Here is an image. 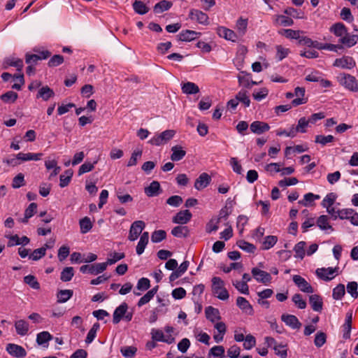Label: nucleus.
I'll use <instances>...</instances> for the list:
<instances>
[{"mask_svg":"<svg viewBox=\"0 0 358 358\" xmlns=\"http://www.w3.org/2000/svg\"><path fill=\"white\" fill-rule=\"evenodd\" d=\"M211 282L213 294L220 300H228L229 298V294L227 289L225 288L224 281L220 277H213L211 280Z\"/></svg>","mask_w":358,"mask_h":358,"instance_id":"nucleus-1","label":"nucleus"},{"mask_svg":"<svg viewBox=\"0 0 358 358\" xmlns=\"http://www.w3.org/2000/svg\"><path fill=\"white\" fill-rule=\"evenodd\" d=\"M338 266L328 268H318L315 271L317 277L324 281H330L333 280L338 274Z\"/></svg>","mask_w":358,"mask_h":358,"instance_id":"nucleus-2","label":"nucleus"},{"mask_svg":"<svg viewBox=\"0 0 358 358\" xmlns=\"http://www.w3.org/2000/svg\"><path fill=\"white\" fill-rule=\"evenodd\" d=\"M175 134L176 131L173 129L165 130L159 134L155 135L148 143L152 145L159 146L173 138Z\"/></svg>","mask_w":358,"mask_h":358,"instance_id":"nucleus-3","label":"nucleus"},{"mask_svg":"<svg viewBox=\"0 0 358 358\" xmlns=\"http://www.w3.org/2000/svg\"><path fill=\"white\" fill-rule=\"evenodd\" d=\"M340 84L352 92L358 91V84L355 77L347 73H341L338 76Z\"/></svg>","mask_w":358,"mask_h":358,"instance_id":"nucleus-4","label":"nucleus"},{"mask_svg":"<svg viewBox=\"0 0 358 358\" xmlns=\"http://www.w3.org/2000/svg\"><path fill=\"white\" fill-rule=\"evenodd\" d=\"M145 227V223L142 220L134 221L129 229L128 239L130 241H136Z\"/></svg>","mask_w":358,"mask_h":358,"instance_id":"nucleus-5","label":"nucleus"},{"mask_svg":"<svg viewBox=\"0 0 358 358\" xmlns=\"http://www.w3.org/2000/svg\"><path fill=\"white\" fill-rule=\"evenodd\" d=\"M106 269V264L96 263L91 265H83L80 268V271L83 273H90L92 275H98Z\"/></svg>","mask_w":358,"mask_h":358,"instance_id":"nucleus-6","label":"nucleus"},{"mask_svg":"<svg viewBox=\"0 0 358 358\" xmlns=\"http://www.w3.org/2000/svg\"><path fill=\"white\" fill-rule=\"evenodd\" d=\"M292 280L298 288L303 292L311 294L314 292L313 287L307 280L299 275H294Z\"/></svg>","mask_w":358,"mask_h":358,"instance_id":"nucleus-7","label":"nucleus"},{"mask_svg":"<svg viewBox=\"0 0 358 358\" xmlns=\"http://www.w3.org/2000/svg\"><path fill=\"white\" fill-rule=\"evenodd\" d=\"M216 33L220 37L223 38L227 41L236 42L238 40L237 34L234 30L223 26L217 27L216 29Z\"/></svg>","mask_w":358,"mask_h":358,"instance_id":"nucleus-8","label":"nucleus"},{"mask_svg":"<svg viewBox=\"0 0 358 358\" xmlns=\"http://www.w3.org/2000/svg\"><path fill=\"white\" fill-rule=\"evenodd\" d=\"M334 66L344 69H352L356 65L355 59L350 56H343L337 58L333 64Z\"/></svg>","mask_w":358,"mask_h":358,"instance_id":"nucleus-9","label":"nucleus"},{"mask_svg":"<svg viewBox=\"0 0 358 358\" xmlns=\"http://www.w3.org/2000/svg\"><path fill=\"white\" fill-rule=\"evenodd\" d=\"M189 17L192 20H196L202 25L209 24V17L208 15L201 10L197 9H191L189 13Z\"/></svg>","mask_w":358,"mask_h":358,"instance_id":"nucleus-10","label":"nucleus"},{"mask_svg":"<svg viewBox=\"0 0 358 358\" xmlns=\"http://www.w3.org/2000/svg\"><path fill=\"white\" fill-rule=\"evenodd\" d=\"M253 278L258 282L263 284L269 283L271 281V275L269 273L258 268H253L251 271Z\"/></svg>","mask_w":358,"mask_h":358,"instance_id":"nucleus-11","label":"nucleus"},{"mask_svg":"<svg viewBox=\"0 0 358 358\" xmlns=\"http://www.w3.org/2000/svg\"><path fill=\"white\" fill-rule=\"evenodd\" d=\"M6 350L10 355L16 358H24L27 356L25 349L17 344L8 343Z\"/></svg>","mask_w":358,"mask_h":358,"instance_id":"nucleus-12","label":"nucleus"},{"mask_svg":"<svg viewBox=\"0 0 358 358\" xmlns=\"http://www.w3.org/2000/svg\"><path fill=\"white\" fill-rule=\"evenodd\" d=\"M248 19L240 17L236 22L235 29L237 36L243 37L247 32Z\"/></svg>","mask_w":358,"mask_h":358,"instance_id":"nucleus-13","label":"nucleus"},{"mask_svg":"<svg viewBox=\"0 0 358 358\" xmlns=\"http://www.w3.org/2000/svg\"><path fill=\"white\" fill-rule=\"evenodd\" d=\"M3 69H7L8 66H14L18 71H20L23 68V61L21 59L15 57H6L2 64Z\"/></svg>","mask_w":358,"mask_h":358,"instance_id":"nucleus-14","label":"nucleus"},{"mask_svg":"<svg viewBox=\"0 0 358 358\" xmlns=\"http://www.w3.org/2000/svg\"><path fill=\"white\" fill-rule=\"evenodd\" d=\"M251 131L254 134L260 135L270 129L268 124L261 121H254L250 126Z\"/></svg>","mask_w":358,"mask_h":358,"instance_id":"nucleus-15","label":"nucleus"},{"mask_svg":"<svg viewBox=\"0 0 358 358\" xmlns=\"http://www.w3.org/2000/svg\"><path fill=\"white\" fill-rule=\"evenodd\" d=\"M281 320L286 325L290 327L293 329H299L301 326V323L294 315L283 314L281 316Z\"/></svg>","mask_w":358,"mask_h":358,"instance_id":"nucleus-16","label":"nucleus"},{"mask_svg":"<svg viewBox=\"0 0 358 358\" xmlns=\"http://www.w3.org/2000/svg\"><path fill=\"white\" fill-rule=\"evenodd\" d=\"M211 182L210 176L206 173H202L196 178L194 182V188L197 190H201L206 188Z\"/></svg>","mask_w":358,"mask_h":358,"instance_id":"nucleus-17","label":"nucleus"},{"mask_svg":"<svg viewBox=\"0 0 358 358\" xmlns=\"http://www.w3.org/2000/svg\"><path fill=\"white\" fill-rule=\"evenodd\" d=\"M201 35V32L192 30H183L178 35V39L181 41L190 42L199 38Z\"/></svg>","mask_w":358,"mask_h":358,"instance_id":"nucleus-18","label":"nucleus"},{"mask_svg":"<svg viewBox=\"0 0 358 358\" xmlns=\"http://www.w3.org/2000/svg\"><path fill=\"white\" fill-rule=\"evenodd\" d=\"M53 338V336L47 331H41L36 335V343L44 348H48V343Z\"/></svg>","mask_w":358,"mask_h":358,"instance_id":"nucleus-19","label":"nucleus"},{"mask_svg":"<svg viewBox=\"0 0 358 358\" xmlns=\"http://www.w3.org/2000/svg\"><path fill=\"white\" fill-rule=\"evenodd\" d=\"M15 329L17 335L24 336L29 331V322L24 320H18L15 322Z\"/></svg>","mask_w":358,"mask_h":358,"instance_id":"nucleus-20","label":"nucleus"},{"mask_svg":"<svg viewBox=\"0 0 358 358\" xmlns=\"http://www.w3.org/2000/svg\"><path fill=\"white\" fill-rule=\"evenodd\" d=\"M237 306L245 313L252 315L254 313L252 306L250 302L243 296H238L236 299Z\"/></svg>","mask_w":358,"mask_h":358,"instance_id":"nucleus-21","label":"nucleus"},{"mask_svg":"<svg viewBox=\"0 0 358 358\" xmlns=\"http://www.w3.org/2000/svg\"><path fill=\"white\" fill-rule=\"evenodd\" d=\"M305 88L301 87H296L294 89V94L297 96V98L294 99L292 101V104L293 106H297L301 104H304L307 102L308 99L304 98L305 95Z\"/></svg>","mask_w":358,"mask_h":358,"instance_id":"nucleus-22","label":"nucleus"},{"mask_svg":"<svg viewBox=\"0 0 358 358\" xmlns=\"http://www.w3.org/2000/svg\"><path fill=\"white\" fill-rule=\"evenodd\" d=\"M128 309V306L126 303H121L117 307L113 313V322L114 324H118L123 318Z\"/></svg>","mask_w":358,"mask_h":358,"instance_id":"nucleus-23","label":"nucleus"},{"mask_svg":"<svg viewBox=\"0 0 358 358\" xmlns=\"http://www.w3.org/2000/svg\"><path fill=\"white\" fill-rule=\"evenodd\" d=\"M205 315L206 319L212 323H215L221 319L219 310L210 306L206 308Z\"/></svg>","mask_w":358,"mask_h":358,"instance_id":"nucleus-24","label":"nucleus"},{"mask_svg":"<svg viewBox=\"0 0 358 358\" xmlns=\"http://www.w3.org/2000/svg\"><path fill=\"white\" fill-rule=\"evenodd\" d=\"M192 217V213L188 210L178 212L173 217V222L177 224H184L187 223Z\"/></svg>","mask_w":358,"mask_h":358,"instance_id":"nucleus-25","label":"nucleus"},{"mask_svg":"<svg viewBox=\"0 0 358 358\" xmlns=\"http://www.w3.org/2000/svg\"><path fill=\"white\" fill-rule=\"evenodd\" d=\"M149 241V233L144 231L140 236L139 241L136 248V252L138 255H141L144 252V250Z\"/></svg>","mask_w":358,"mask_h":358,"instance_id":"nucleus-26","label":"nucleus"},{"mask_svg":"<svg viewBox=\"0 0 358 358\" xmlns=\"http://www.w3.org/2000/svg\"><path fill=\"white\" fill-rule=\"evenodd\" d=\"M161 192L160 184L157 181H152L148 187L145 188V194L149 197L159 195Z\"/></svg>","mask_w":358,"mask_h":358,"instance_id":"nucleus-27","label":"nucleus"},{"mask_svg":"<svg viewBox=\"0 0 358 358\" xmlns=\"http://www.w3.org/2000/svg\"><path fill=\"white\" fill-rule=\"evenodd\" d=\"M358 41V35L357 34H349L348 31L346 35L343 36L340 39L339 42L348 48L354 46Z\"/></svg>","mask_w":358,"mask_h":358,"instance_id":"nucleus-28","label":"nucleus"},{"mask_svg":"<svg viewBox=\"0 0 358 358\" xmlns=\"http://www.w3.org/2000/svg\"><path fill=\"white\" fill-rule=\"evenodd\" d=\"M181 90L185 94H195L199 92L198 85L192 82L182 83Z\"/></svg>","mask_w":358,"mask_h":358,"instance_id":"nucleus-29","label":"nucleus"},{"mask_svg":"<svg viewBox=\"0 0 358 358\" xmlns=\"http://www.w3.org/2000/svg\"><path fill=\"white\" fill-rule=\"evenodd\" d=\"M309 302L311 308L316 312H320L322 309V299L317 294H312L309 296Z\"/></svg>","mask_w":358,"mask_h":358,"instance_id":"nucleus-30","label":"nucleus"},{"mask_svg":"<svg viewBox=\"0 0 358 358\" xmlns=\"http://www.w3.org/2000/svg\"><path fill=\"white\" fill-rule=\"evenodd\" d=\"M317 226L322 231H334L332 226L329 222L327 215H320L317 220Z\"/></svg>","mask_w":358,"mask_h":358,"instance_id":"nucleus-31","label":"nucleus"},{"mask_svg":"<svg viewBox=\"0 0 358 358\" xmlns=\"http://www.w3.org/2000/svg\"><path fill=\"white\" fill-rule=\"evenodd\" d=\"M37 210V204L36 203H31L24 211V217L19 219L18 221L22 223H27L29 218H31Z\"/></svg>","mask_w":358,"mask_h":358,"instance_id":"nucleus-32","label":"nucleus"},{"mask_svg":"<svg viewBox=\"0 0 358 358\" xmlns=\"http://www.w3.org/2000/svg\"><path fill=\"white\" fill-rule=\"evenodd\" d=\"M306 245V243L305 241H299L294 245L293 250L295 252V258L300 259H303L304 258L306 255V252L305 250Z\"/></svg>","mask_w":358,"mask_h":358,"instance_id":"nucleus-33","label":"nucleus"},{"mask_svg":"<svg viewBox=\"0 0 358 358\" xmlns=\"http://www.w3.org/2000/svg\"><path fill=\"white\" fill-rule=\"evenodd\" d=\"M43 156L42 153H32V152H19L18 159H20V162L27 161H38Z\"/></svg>","mask_w":358,"mask_h":358,"instance_id":"nucleus-34","label":"nucleus"},{"mask_svg":"<svg viewBox=\"0 0 358 358\" xmlns=\"http://www.w3.org/2000/svg\"><path fill=\"white\" fill-rule=\"evenodd\" d=\"M238 79L239 84L245 88L250 89L253 85H257L256 81H253L251 79V75L250 73H245L243 76H239Z\"/></svg>","mask_w":358,"mask_h":358,"instance_id":"nucleus-35","label":"nucleus"},{"mask_svg":"<svg viewBox=\"0 0 358 358\" xmlns=\"http://www.w3.org/2000/svg\"><path fill=\"white\" fill-rule=\"evenodd\" d=\"M73 294L71 289H61L57 294V303H63L69 300Z\"/></svg>","mask_w":358,"mask_h":358,"instance_id":"nucleus-36","label":"nucleus"},{"mask_svg":"<svg viewBox=\"0 0 358 358\" xmlns=\"http://www.w3.org/2000/svg\"><path fill=\"white\" fill-rule=\"evenodd\" d=\"M172 5L173 3L171 1L162 0L155 5L153 10L155 13H162L169 10Z\"/></svg>","mask_w":358,"mask_h":358,"instance_id":"nucleus-37","label":"nucleus"},{"mask_svg":"<svg viewBox=\"0 0 358 358\" xmlns=\"http://www.w3.org/2000/svg\"><path fill=\"white\" fill-rule=\"evenodd\" d=\"M172 154L171 159L172 161L178 162L181 160L186 155V152L182 150L181 146L176 145L171 148Z\"/></svg>","mask_w":358,"mask_h":358,"instance_id":"nucleus-38","label":"nucleus"},{"mask_svg":"<svg viewBox=\"0 0 358 358\" xmlns=\"http://www.w3.org/2000/svg\"><path fill=\"white\" fill-rule=\"evenodd\" d=\"M330 31L335 36L340 37V38L343 36L346 35V32L348 31L345 26L341 22H338V23L334 24L330 28Z\"/></svg>","mask_w":358,"mask_h":358,"instance_id":"nucleus-39","label":"nucleus"},{"mask_svg":"<svg viewBox=\"0 0 358 358\" xmlns=\"http://www.w3.org/2000/svg\"><path fill=\"white\" fill-rule=\"evenodd\" d=\"M193 332L195 338L199 342H201L207 345H210L209 341L210 339V337L207 333L203 332L202 331H200L199 329H195Z\"/></svg>","mask_w":358,"mask_h":358,"instance_id":"nucleus-40","label":"nucleus"},{"mask_svg":"<svg viewBox=\"0 0 358 358\" xmlns=\"http://www.w3.org/2000/svg\"><path fill=\"white\" fill-rule=\"evenodd\" d=\"M320 199V195L309 192L303 196V199L300 200L299 203L303 205V206H312V203L314 202V201L318 200Z\"/></svg>","mask_w":358,"mask_h":358,"instance_id":"nucleus-41","label":"nucleus"},{"mask_svg":"<svg viewBox=\"0 0 358 358\" xmlns=\"http://www.w3.org/2000/svg\"><path fill=\"white\" fill-rule=\"evenodd\" d=\"M55 93L52 90H51L48 86L42 87L37 94V98H41L44 101H48L50 98L54 96Z\"/></svg>","mask_w":358,"mask_h":358,"instance_id":"nucleus-42","label":"nucleus"},{"mask_svg":"<svg viewBox=\"0 0 358 358\" xmlns=\"http://www.w3.org/2000/svg\"><path fill=\"white\" fill-rule=\"evenodd\" d=\"M278 241V237L276 236H267L264 238L262 243V249L267 250L273 248Z\"/></svg>","mask_w":358,"mask_h":358,"instance_id":"nucleus-43","label":"nucleus"},{"mask_svg":"<svg viewBox=\"0 0 358 358\" xmlns=\"http://www.w3.org/2000/svg\"><path fill=\"white\" fill-rule=\"evenodd\" d=\"M79 225L80 228V233L83 234L89 232L93 226L90 218L88 217H85L80 220Z\"/></svg>","mask_w":358,"mask_h":358,"instance_id":"nucleus-44","label":"nucleus"},{"mask_svg":"<svg viewBox=\"0 0 358 358\" xmlns=\"http://www.w3.org/2000/svg\"><path fill=\"white\" fill-rule=\"evenodd\" d=\"M238 102L244 104L245 107H249L250 104V100L249 97V93L247 90L242 89L236 95Z\"/></svg>","mask_w":358,"mask_h":358,"instance_id":"nucleus-45","label":"nucleus"},{"mask_svg":"<svg viewBox=\"0 0 358 358\" xmlns=\"http://www.w3.org/2000/svg\"><path fill=\"white\" fill-rule=\"evenodd\" d=\"M276 55L275 58L278 61H282L285 57L288 56L290 52L289 48H285L280 45H278L275 46Z\"/></svg>","mask_w":358,"mask_h":358,"instance_id":"nucleus-46","label":"nucleus"},{"mask_svg":"<svg viewBox=\"0 0 358 358\" xmlns=\"http://www.w3.org/2000/svg\"><path fill=\"white\" fill-rule=\"evenodd\" d=\"M133 8L136 13L140 15H144L149 10L148 7L141 1L136 0L133 3Z\"/></svg>","mask_w":358,"mask_h":358,"instance_id":"nucleus-47","label":"nucleus"},{"mask_svg":"<svg viewBox=\"0 0 358 358\" xmlns=\"http://www.w3.org/2000/svg\"><path fill=\"white\" fill-rule=\"evenodd\" d=\"M284 13L286 15L292 16L296 19H304L305 18V15H304L303 11H302L301 10H297L292 7L287 8L284 10Z\"/></svg>","mask_w":358,"mask_h":358,"instance_id":"nucleus-48","label":"nucleus"},{"mask_svg":"<svg viewBox=\"0 0 358 358\" xmlns=\"http://www.w3.org/2000/svg\"><path fill=\"white\" fill-rule=\"evenodd\" d=\"M275 354L280 358H286L287 357V345L285 343H280L273 348Z\"/></svg>","mask_w":358,"mask_h":358,"instance_id":"nucleus-49","label":"nucleus"},{"mask_svg":"<svg viewBox=\"0 0 358 358\" xmlns=\"http://www.w3.org/2000/svg\"><path fill=\"white\" fill-rule=\"evenodd\" d=\"M64 173V175H61L59 177V186L62 188L69 185L73 176V171L69 169Z\"/></svg>","mask_w":358,"mask_h":358,"instance_id":"nucleus-50","label":"nucleus"},{"mask_svg":"<svg viewBox=\"0 0 358 358\" xmlns=\"http://www.w3.org/2000/svg\"><path fill=\"white\" fill-rule=\"evenodd\" d=\"M125 255L123 252H113L110 253L109 255V257L108 258L107 261L106 262H103L106 264V267L108 265H112L116 263L117 262L122 259L124 258Z\"/></svg>","mask_w":358,"mask_h":358,"instance_id":"nucleus-51","label":"nucleus"},{"mask_svg":"<svg viewBox=\"0 0 358 358\" xmlns=\"http://www.w3.org/2000/svg\"><path fill=\"white\" fill-rule=\"evenodd\" d=\"M237 245L241 250L249 253H254L256 250V247L255 245L250 243L244 240H240L237 241Z\"/></svg>","mask_w":358,"mask_h":358,"instance_id":"nucleus-52","label":"nucleus"},{"mask_svg":"<svg viewBox=\"0 0 358 358\" xmlns=\"http://www.w3.org/2000/svg\"><path fill=\"white\" fill-rule=\"evenodd\" d=\"M99 328L100 325L98 322H96L93 324L92 327L90 329L85 339V343L87 344L91 343L94 340V338L96 336V333Z\"/></svg>","mask_w":358,"mask_h":358,"instance_id":"nucleus-53","label":"nucleus"},{"mask_svg":"<svg viewBox=\"0 0 358 358\" xmlns=\"http://www.w3.org/2000/svg\"><path fill=\"white\" fill-rule=\"evenodd\" d=\"M232 284L240 293L246 295L249 294V287L245 282L233 280Z\"/></svg>","mask_w":358,"mask_h":358,"instance_id":"nucleus-54","label":"nucleus"},{"mask_svg":"<svg viewBox=\"0 0 358 358\" xmlns=\"http://www.w3.org/2000/svg\"><path fill=\"white\" fill-rule=\"evenodd\" d=\"M281 34L284 35L286 38H292V39H297L299 40L301 37V34L302 31L299 30H293L290 29H283L280 32Z\"/></svg>","mask_w":358,"mask_h":358,"instance_id":"nucleus-55","label":"nucleus"},{"mask_svg":"<svg viewBox=\"0 0 358 358\" xmlns=\"http://www.w3.org/2000/svg\"><path fill=\"white\" fill-rule=\"evenodd\" d=\"M345 294V289L344 285L339 284L333 289L332 296L335 300H341Z\"/></svg>","mask_w":358,"mask_h":358,"instance_id":"nucleus-56","label":"nucleus"},{"mask_svg":"<svg viewBox=\"0 0 358 358\" xmlns=\"http://www.w3.org/2000/svg\"><path fill=\"white\" fill-rule=\"evenodd\" d=\"M74 275L73 267H66L61 272L60 279L63 282L70 281Z\"/></svg>","mask_w":358,"mask_h":358,"instance_id":"nucleus-57","label":"nucleus"},{"mask_svg":"<svg viewBox=\"0 0 358 358\" xmlns=\"http://www.w3.org/2000/svg\"><path fill=\"white\" fill-rule=\"evenodd\" d=\"M336 199V194L331 192L327 194L325 197L323 199L321 205L323 208H328L331 207L334 205L335 201Z\"/></svg>","mask_w":358,"mask_h":358,"instance_id":"nucleus-58","label":"nucleus"},{"mask_svg":"<svg viewBox=\"0 0 358 358\" xmlns=\"http://www.w3.org/2000/svg\"><path fill=\"white\" fill-rule=\"evenodd\" d=\"M224 354V348L222 345L213 346L208 352L209 356H213L218 358H223Z\"/></svg>","mask_w":358,"mask_h":358,"instance_id":"nucleus-59","label":"nucleus"},{"mask_svg":"<svg viewBox=\"0 0 358 358\" xmlns=\"http://www.w3.org/2000/svg\"><path fill=\"white\" fill-rule=\"evenodd\" d=\"M327 341V335L322 331H318L314 339V344L317 348H321Z\"/></svg>","mask_w":358,"mask_h":358,"instance_id":"nucleus-60","label":"nucleus"},{"mask_svg":"<svg viewBox=\"0 0 358 358\" xmlns=\"http://www.w3.org/2000/svg\"><path fill=\"white\" fill-rule=\"evenodd\" d=\"M122 355L126 358H132L137 352V348L134 346H125L120 349Z\"/></svg>","mask_w":358,"mask_h":358,"instance_id":"nucleus-61","label":"nucleus"},{"mask_svg":"<svg viewBox=\"0 0 358 358\" xmlns=\"http://www.w3.org/2000/svg\"><path fill=\"white\" fill-rule=\"evenodd\" d=\"M187 227L184 226L175 227L171 231L173 236L179 238L185 237L187 235Z\"/></svg>","mask_w":358,"mask_h":358,"instance_id":"nucleus-62","label":"nucleus"},{"mask_svg":"<svg viewBox=\"0 0 358 358\" xmlns=\"http://www.w3.org/2000/svg\"><path fill=\"white\" fill-rule=\"evenodd\" d=\"M24 282L29 285L32 289H39L40 284L37 281L36 277L33 275H28L24 278Z\"/></svg>","mask_w":358,"mask_h":358,"instance_id":"nucleus-63","label":"nucleus"},{"mask_svg":"<svg viewBox=\"0 0 358 358\" xmlns=\"http://www.w3.org/2000/svg\"><path fill=\"white\" fill-rule=\"evenodd\" d=\"M346 289L348 293L350 294L352 298L357 299L358 297V284L357 282L352 281L348 282Z\"/></svg>","mask_w":358,"mask_h":358,"instance_id":"nucleus-64","label":"nucleus"}]
</instances>
